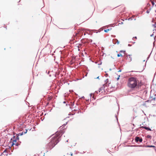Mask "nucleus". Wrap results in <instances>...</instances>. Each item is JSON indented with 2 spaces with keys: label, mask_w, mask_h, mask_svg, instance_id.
Returning <instances> with one entry per match:
<instances>
[{
  "label": "nucleus",
  "mask_w": 156,
  "mask_h": 156,
  "mask_svg": "<svg viewBox=\"0 0 156 156\" xmlns=\"http://www.w3.org/2000/svg\"><path fill=\"white\" fill-rule=\"evenodd\" d=\"M139 81L136 78L132 77L129 79L127 83V86L131 89H134L136 87H139Z\"/></svg>",
  "instance_id": "1"
},
{
  "label": "nucleus",
  "mask_w": 156,
  "mask_h": 156,
  "mask_svg": "<svg viewBox=\"0 0 156 156\" xmlns=\"http://www.w3.org/2000/svg\"><path fill=\"white\" fill-rule=\"evenodd\" d=\"M58 133H58L54 135L52 138L51 141L48 144L50 149L53 147L59 142Z\"/></svg>",
  "instance_id": "2"
},
{
  "label": "nucleus",
  "mask_w": 156,
  "mask_h": 156,
  "mask_svg": "<svg viewBox=\"0 0 156 156\" xmlns=\"http://www.w3.org/2000/svg\"><path fill=\"white\" fill-rule=\"evenodd\" d=\"M135 140L137 142L139 141L140 142H141L142 141V139L141 138H140L139 137H136Z\"/></svg>",
  "instance_id": "3"
},
{
  "label": "nucleus",
  "mask_w": 156,
  "mask_h": 156,
  "mask_svg": "<svg viewBox=\"0 0 156 156\" xmlns=\"http://www.w3.org/2000/svg\"><path fill=\"white\" fill-rule=\"evenodd\" d=\"M16 140H14L13 141V142H12V145L15 144V145H17V144L16 143Z\"/></svg>",
  "instance_id": "4"
},
{
  "label": "nucleus",
  "mask_w": 156,
  "mask_h": 156,
  "mask_svg": "<svg viewBox=\"0 0 156 156\" xmlns=\"http://www.w3.org/2000/svg\"><path fill=\"white\" fill-rule=\"evenodd\" d=\"M144 128L145 129H147V130H150V131H151V129L150 128H149V127H144Z\"/></svg>",
  "instance_id": "5"
},
{
  "label": "nucleus",
  "mask_w": 156,
  "mask_h": 156,
  "mask_svg": "<svg viewBox=\"0 0 156 156\" xmlns=\"http://www.w3.org/2000/svg\"><path fill=\"white\" fill-rule=\"evenodd\" d=\"M127 57H129V58H130V60H129V61H132V58L131 57V56L130 55H128L127 56Z\"/></svg>",
  "instance_id": "6"
},
{
  "label": "nucleus",
  "mask_w": 156,
  "mask_h": 156,
  "mask_svg": "<svg viewBox=\"0 0 156 156\" xmlns=\"http://www.w3.org/2000/svg\"><path fill=\"white\" fill-rule=\"evenodd\" d=\"M110 30L108 29H107V30H104V31L105 32H108Z\"/></svg>",
  "instance_id": "7"
},
{
  "label": "nucleus",
  "mask_w": 156,
  "mask_h": 156,
  "mask_svg": "<svg viewBox=\"0 0 156 156\" xmlns=\"http://www.w3.org/2000/svg\"><path fill=\"white\" fill-rule=\"evenodd\" d=\"M146 147H155V146H146Z\"/></svg>",
  "instance_id": "8"
},
{
  "label": "nucleus",
  "mask_w": 156,
  "mask_h": 156,
  "mask_svg": "<svg viewBox=\"0 0 156 156\" xmlns=\"http://www.w3.org/2000/svg\"><path fill=\"white\" fill-rule=\"evenodd\" d=\"M117 56L118 57H120V56H122V55L121 54H118L117 55Z\"/></svg>",
  "instance_id": "9"
},
{
  "label": "nucleus",
  "mask_w": 156,
  "mask_h": 156,
  "mask_svg": "<svg viewBox=\"0 0 156 156\" xmlns=\"http://www.w3.org/2000/svg\"><path fill=\"white\" fill-rule=\"evenodd\" d=\"M115 40L117 41V44H119V41H118V40H116V39H115Z\"/></svg>",
  "instance_id": "10"
},
{
  "label": "nucleus",
  "mask_w": 156,
  "mask_h": 156,
  "mask_svg": "<svg viewBox=\"0 0 156 156\" xmlns=\"http://www.w3.org/2000/svg\"><path fill=\"white\" fill-rule=\"evenodd\" d=\"M153 26L154 27V28H156V27L155 26V25H154V24H153Z\"/></svg>",
  "instance_id": "11"
},
{
  "label": "nucleus",
  "mask_w": 156,
  "mask_h": 156,
  "mask_svg": "<svg viewBox=\"0 0 156 156\" xmlns=\"http://www.w3.org/2000/svg\"><path fill=\"white\" fill-rule=\"evenodd\" d=\"M120 76H119V77L117 78V80H118L119 79V77Z\"/></svg>",
  "instance_id": "12"
},
{
  "label": "nucleus",
  "mask_w": 156,
  "mask_h": 156,
  "mask_svg": "<svg viewBox=\"0 0 156 156\" xmlns=\"http://www.w3.org/2000/svg\"><path fill=\"white\" fill-rule=\"evenodd\" d=\"M92 94H90V96H91H91H92Z\"/></svg>",
  "instance_id": "13"
},
{
  "label": "nucleus",
  "mask_w": 156,
  "mask_h": 156,
  "mask_svg": "<svg viewBox=\"0 0 156 156\" xmlns=\"http://www.w3.org/2000/svg\"><path fill=\"white\" fill-rule=\"evenodd\" d=\"M153 34H151V36L152 37V36H153Z\"/></svg>",
  "instance_id": "14"
},
{
  "label": "nucleus",
  "mask_w": 156,
  "mask_h": 156,
  "mask_svg": "<svg viewBox=\"0 0 156 156\" xmlns=\"http://www.w3.org/2000/svg\"><path fill=\"white\" fill-rule=\"evenodd\" d=\"M99 76H98V77H97V79H98V78H99Z\"/></svg>",
  "instance_id": "15"
},
{
  "label": "nucleus",
  "mask_w": 156,
  "mask_h": 156,
  "mask_svg": "<svg viewBox=\"0 0 156 156\" xmlns=\"http://www.w3.org/2000/svg\"><path fill=\"white\" fill-rule=\"evenodd\" d=\"M136 39V37H134Z\"/></svg>",
  "instance_id": "16"
},
{
  "label": "nucleus",
  "mask_w": 156,
  "mask_h": 156,
  "mask_svg": "<svg viewBox=\"0 0 156 156\" xmlns=\"http://www.w3.org/2000/svg\"><path fill=\"white\" fill-rule=\"evenodd\" d=\"M128 46H131V45H129V44H128Z\"/></svg>",
  "instance_id": "17"
},
{
  "label": "nucleus",
  "mask_w": 156,
  "mask_h": 156,
  "mask_svg": "<svg viewBox=\"0 0 156 156\" xmlns=\"http://www.w3.org/2000/svg\"><path fill=\"white\" fill-rule=\"evenodd\" d=\"M121 52H124L123 51H121Z\"/></svg>",
  "instance_id": "18"
},
{
  "label": "nucleus",
  "mask_w": 156,
  "mask_h": 156,
  "mask_svg": "<svg viewBox=\"0 0 156 156\" xmlns=\"http://www.w3.org/2000/svg\"><path fill=\"white\" fill-rule=\"evenodd\" d=\"M121 70L119 71V72H121Z\"/></svg>",
  "instance_id": "19"
},
{
  "label": "nucleus",
  "mask_w": 156,
  "mask_h": 156,
  "mask_svg": "<svg viewBox=\"0 0 156 156\" xmlns=\"http://www.w3.org/2000/svg\"><path fill=\"white\" fill-rule=\"evenodd\" d=\"M72 154H71V156H72Z\"/></svg>",
  "instance_id": "20"
}]
</instances>
